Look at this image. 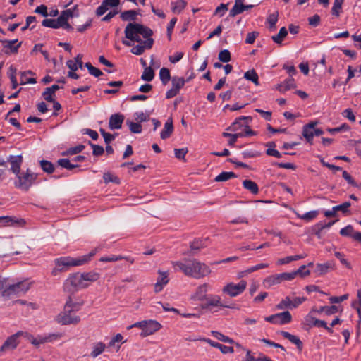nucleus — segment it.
I'll use <instances>...</instances> for the list:
<instances>
[{
	"label": "nucleus",
	"instance_id": "nucleus-1",
	"mask_svg": "<svg viewBox=\"0 0 361 361\" xmlns=\"http://www.w3.org/2000/svg\"><path fill=\"white\" fill-rule=\"evenodd\" d=\"M124 33L125 39L122 40L123 44L130 47L134 42L138 43L131 49L132 54L141 55L145 50L152 48L154 41L150 37L152 32L144 25L130 23L126 25Z\"/></svg>",
	"mask_w": 361,
	"mask_h": 361
},
{
	"label": "nucleus",
	"instance_id": "nucleus-2",
	"mask_svg": "<svg viewBox=\"0 0 361 361\" xmlns=\"http://www.w3.org/2000/svg\"><path fill=\"white\" fill-rule=\"evenodd\" d=\"M99 250V248L96 247L88 254L76 258L63 257L56 259L55 260V267L51 271L52 275L56 276L59 272L65 271L71 267H78L86 264Z\"/></svg>",
	"mask_w": 361,
	"mask_h": 361
},
{
	"label": "nucleus",
	"instance_id": "nucleus-3",
	"mask_svg": "<svg viewBox=\"0 0 361 361\" xmlns=\"http://www.w3.org/2000/svg\"><path fill=\"white\" fill-rule=\"evenodd\" d=\"M173 267L179 269L185 275L200 279L210 274L211 270L208 266L197 261H185V262H173Z\"/></svg>",
	"mask_w": 361,
	"mask_h": 361
},
{
	"label": "nucleus",
	"instance_id": "nucleus-4",
	"mask_svg": "<svg viewBox=\"0 0 361 361\" xmlns=\"http://www.w3.org/2000/svg\"><path fill=\"white\" fill-rule=\"evenodd\" d=\"M34 284V281L26 279L21 281L11 283L8 279L6 278V285L3 290V296L5 298H12L27 293Z\"/></svg>",
	"mask_w": 361,
	"mask_h": 361
},
{
	"label": "nucleus",
	"instance_id": "nucleus-5",
	"mask_svg": "<svg viewBox=\"0 0 361 361\" xmlns=\"http://www.w3.org/2000/svg\"><path fill=\"white\" fill-rule=\"evenodd\" d=\"M73 13L71 9L63 11L57 19L46 18L42 24L47 27L54 29L65 28L66 30H71V26L68 24V20L73 18Z\"/></svg>",
	"mask_w": 361,
	"mask_h": 361
},
{
	"label": "nucleus",
	"instance_id": "nucleus-6",
	"mask_svg": "<svg viewBox=\"0 0 361 361\" xmlns=\"http://www.w3.org/2000/svg\"><path fill=\"white\" fill-rule=\"evenodd\" d=\"M134 326L141 329L140 336L146 337L155 334L162 327L161 324L156 320L148 319L137 322Z\"/></svg>",
	"mask_w": 361,
	"mask_h": 361
},
{
	"label": "nucleus",
	"instance_id": "nucleus-7",
	"mask_svg": "<svg viewBox=\"0 0 361 361\" xmlns=\"http://www.w3.org/2000/svg\"><path fill=\"white\" fill-rule=\"evenodd\" d=\"M85 288L80 273L70 275L63 283V290L68 293H72L78 290Z\"/></svg>",
	"mask_w": 361,
	"mask_h": 361
},
{
	"label": "nucleus",
	"instance_id": "nucleus-8",
	"mask_svg": "<svg viewBox=\"0 0 361 361\" xmlns=\"http://www.w3.org/2000/svg\"><path fill=\"white\" fill-rule=\"evenodd\" d=\"M16 176L17 180L15 182L16 187L27 191L37 179V174L27 169L25 172L19 173Z\"/></svg>",
	"mask_w": 361,
	"mask_h": 361
},
{
	"label": "nucleus",
	"instance_id": "nucleus-9",
	"mask_svg": "<svg viewBox=\"0 0 361 361\" xmlns=\"http://www.w3.org/2000/svg\"><path fill=\"white\" fill-rule=\"evenodd\" d=\"M247 287V282L244 280L235 283L234 282H228L222 288V293L231 298H235L241 295Z\"/></svg>",
	"mask_w": 361,
	"mask_h": 361
},
{
	"label": "nucleus",
	"instance_id": "nucleus-10",
	"mask_svg": "<svg viewBox=\"0 0 361 361\" xmlns=\"http://www.w3.org/2000/svg\"><path fill=\"white\" fill-rule=\"evenodd\" d=\"M24 334V331H19L16 334L8 336L1 346L0 352L4 354L8 351L13 350L16 349L20 343V338L21 336L25 337Z\"/></svg>",
	"mask_w": 361,
	"mask_h": 361
},
{
	"label": "nucleus",
	"instance_id": "nucleus-11",
	"mask_svg": "<svg viewBox=\"0 0 361 361\" xmlns=\"http://www.w3.org/2000/svg\"><path fill=\"white\" fill-rule=\"evenodd\" d=\"M293 277V276L290 273H283L270 276L267 277L263 281V286L267 288H269L274 286L281 283L284 281L291 280Z\"/></svg>",
	"mask_w": 361,
	"mask_h": 361
},
{
	"label": "nucleus",
	"instance_id": "nucleus-12",
	"mask_svg": "<svg viewBox=\"0 0 361 361\" xmlns=\"http://www.w3.org/2000/svg\"><path fill=\"white\" fill-rule=\"evenodd\" d=\"M247 118H248L240 117L236 119L227 130L233 132H245V135L247 136L253 135L255 134L254 132L249 128L247 123L245 122V119Z\"/></svg>",
	"mask_w": 361,
	"mask_h": 361
},
{
	"label": "nucleus",
	"instance_id": "nucleus-13",
	"mask_svg": "<svg viewBox=\"0 0 361 361\" xmlns=\"http://www.w3.org/2000/svg\"><path fill=\"white\" fill-rule=\"evenodd\" d=\"M185 80L182 77H173L171 80V88L166 93V97L170 99L176 96L180 90L184 86Z\"/></svg>",
	"mask_w": 361,
	"mask_h": 361
},
{
	"label": "nucleus",
	"instance_id": "nucleus-14",
	"mask_svg": "<svg viewBox=\"0 0 361 361\" xmlns=\"http://www.w3.org/2000/svg\"><path fill=\"white\" fill-rule=\"evenodd\" d=\"M292 315L289 312L273 314L265 317V320L276 325H282L291 321Z\"/></svg>",
	"mask_w": 361,
	"mask_h": 361
},
{
	"label": "nucleus",
	"instance_id": "nucleus-15",
	"mask_svg": "<svg viewBox=\"0 0 361 361\" xmlns=\"http://www.w3.org/2000/svg\"><path fill=\"white\" fill-rule=\"evenodd\" d=\"M68 311H66L61 312L59 314L56 318V320L58 323L66 325L71 324H77L80 321V317L78 316H73L69 314Z\"/></svg>",
	"mask_w": 361,
	"mask_h": 361
},
{
	"label": "nucleus",
	"instance_id": "nucleus-16",
	"mask_svg": "<svg viewBox=\"0 0 361 361\" xmlns=\"http://www.w3.org/2000/svg\"><path fill=\"white\" fill-rule=\"evenodd\" d=\"M209 289V286L207 283L200 285L196 290L191 295L190 300L194 302L204 301L207 298V293Z\"/></svg>",
	"mask_w": 361,
	"mask_h": 361
},
{
	"label": "nucleus",
	"instance_id": "nucleus-17",
	"mask_svg": "<svg viewBox=\"0 0 361 361\" xmlns=\"http://www.w3.org/2000/svg\"><path fill=\"white\" fill-rule=\"evenodd\" d=\"M207 305L208 307H219L222 306L227 308L238 309L235 305H223L221 303V298L219 295H211L207 297L206 300Z\"/></svg>",
	"mask_w": 361,
	"mask_h": 361
},
{
	"label": "nucleus",
	"instance_id": "nucleus-18",
	"mask_svg": "<svg viewBox=\"0 0 361 361\" xmlns=\"http://www.w3.org/2000/svg\"><path fill=\"white\" fill-rule=\"evenodd\" d=\"M169 282V274L166 271H159L157 281L154 284V291L159 293Z\"/></svg>",
	"mask_w": 361,
	"mask_h": 361
},
{
	"label": "nucleus",
	"instance_id": "nucleus-19",
	"mask_svg": "<svg viewBox=\"0 0 361 361\" xmlns=\"http://www.w3.org/2000/svg\"><path fill=\"white\" fill-rule=\"evenodd\" d=\"M83 302L80 299L69 297L65 305V310L69 312L77 311L82 305Z\"/></svg>",
	"mask_w": 361,
	"mask_h": 361
},
{
	"label": "nucleus",
	"instance_id": "nucleus-20",
	"mask_svg": "<svg viewBox=\"0 0 361 361\" xmlns=\"http://www.w3.org/2000/svg\"><path fill=\"white\" fill-rule=\"evenodd\" d=\"M254 6L250 5H244L242 0H236L235 1V4L233 8L230 11V16L233 17L239 13H243L245 10H248L252 8Z\"/></svg>",
	"mask_w": 361,
	"mask_h": 361
},
{
	"label": "nucleus",
	"instance_id": "nucleus-21",
	"mask_svg": "<svg viewBox=\"0 0 361 361\" xmlns=\"http://www.w3.org/2000/svg\"><path fill=\"white\" fill-rule=\"evenodd\" d=\"M124 121V116L120 114L111 116L109 121V127L111 130L120 129Z\"/></svg>",
	"mask_w": 361,
	"mask_h": 361
},
{
	"label": "nucleus",
	"instance_id": "nucleus-22",
	"mask_svg": "<svg viewBox=\"0 0 361 361\" xmlns=\"http://www.w3.org/2000/svg\"><path fill=\"white\" fill-rule=\"evenodd\" d=\"M25 338H26L34 346L39 348L41 345L47 343V338L44 335H37L34 336L27 332H25Z\"/></svg>",
	"mask_w": 361,
	"mask_h": 361
},
{
	"label": "nucleus",
	"instance_id": "nucleus-23",
	"mask_svg": "<svg viewBox=\"0 0 361 361\" xmlns=\"http://www.w3.org/2000/svg\"><path fill=\"white\" fill-rule=\"evenodd\" d=\"M173 131V120L169 118L164 123V128L161 131L160 137L162 140L169 138Z\"/></svg>",
	"mask_w": 361,
	"mask_h": 361
},
{
	"label": "nucleus",
	"instance_id": "nucleus-24",
	"mask_svg": "<svg viewBox=\"0 0 361 361\" xmlns=\"http://www.w3.org/2000/svg\"><path fill=\"white\" fill-rule=\"evenodd\" d=\"M82 279L83 281L85 288H87L90 283L96 281L99 278V274L94 271L80 273Z\"/></svg>",
	"mask_w": 361,
	"mask_h": 361
},
{
	"label": "nucleus",
	"instance_id": "nucleus-25",
	"mask_svg": "<svg viewBox=\"0 0 361 361\" xmlns=\"http://www.w3.org/2000/svg\"><path fill=\"white\" fill-rule=\"evenodd\" d=\"M334 269V264L332 262H328L324 264H317L315 268V273L317 275H324L328 273L330 270Z\"/></svg>",
	"mask_w": 361,
	"mask_h": 361
},
{
	"label": "nucleus",
	"instance_id": "nucleus-26",
	"mask_svg": "<svg viewBox=\"0 0 361 361\" xmlns=\"http://www.w3.org/2000/svg\"><path fill=\"white\" fill-rule=\"evenodd\" d=\"M315 123H310L307 125L304 126L302 130V135L307 140V142L312 144V140L314 137V126Z\"/></svg>",
	"mask_w": 361,
	"mask_h": 361
},
{
	"label": "nucleus",
	"instance_id": "nucleus-27",
	"mask_svg": "<svg viewBox=\"0 0 361 361\" xmlns=\"http://www.w3.org/2000/svg\"><path fill=\"white\" fill-rule=\"evenodd\" d=\"M11 171L16 176L18 175L20 170V166L23 162L22 156H14L11 158Z\"/></svg>",
	"mask_w": 361,
	"mask_h": 361
},
{
	"label": "nucleus",
	"instance_id": "nucleus-28",
	"mask_svg": "<svg viewBox=\"0 0 361 361\" xmlns=\"http://www.w3.org/2000/svg\"><path fill=\"white\" fill-rule=\"evenodd\" d=\"M121 259H126L129 261L130 263H133L134 260L132 258L126 257L122 255H110V256H103L99 259V261L104 262H116Z\"/></svg>",
	"mask_w": 361,
	"mask_h": 361
},
{
	"label": "nucleus",
	"instance_id": "nucleus-29",
	"mask_svg": "<svg viewBox=\"0 0 361 361\" xmlns=\"http://www.w3.org/2000/svg\"><path fill=\"white\" fill-rule=\"evenodd\" d=\"M67 66L71 69V71H75L79 68H82V56L80 55H78L74 59L68 61Z\"/></svg>",
	"mask_w": 361,
	"mask_h": 361
},
{
	"label": "nucleus",
	"instance_id": "nucleus-30",
	"mask_svg": "<svg viewBox=\"0 0 361 361\" xmlns=\"http://www.w3.org/2000/svg\"><path fill=\"white\" fill-rule=\"evenodd\" d=\"M186 1L184 0H177L171 3V10L174 13H180L186 6Z\"/></svg>",
	"mask_w": 361,
	"mask_h": 361
},
{
	"label": "nucleus",
	"instance_id": "nucleus-31",
	"mask_svg": "<svg viewBox=\"0 0 361 361\" xmlns=\"http://www.w3.org/2000/svg\"><path fill=\"white\" fill-rule=\"evenodd\" d=\"M312 266V262H310L307 265H301L297 270H295V276H299L301 278H304L308 276L310 273L308 267Z\"/></svg>",
	"mask_w": 361,
	"mask_h": 361
},
{
	"label": "nucleus",
	"instance_id": "nucleus-32",
	"mask_svg": "<svg viewBox=\"0 0 361 361\" xmlns=\"http://www.w3.org/2000/svg\"><path fill=\"white\" fill-rule=\"evenodd\" d=\"M105 345L101 342L96 343L92 347V350L90 353L91 357L95 358L101 355L105 350Z\"/></svg>",
	"mask_w": 361,
	"mask_h": 361
},
{
	"label": "nucleus",
	"instance_id": "nucleus-33",
	"mask_svg": "<svg viewBox=\"0 0 361 361\" xmlns=\"http://www.w3.org/2000/svg\"><path fill=\"white\" fill-rule=\"evenodd\" d=\"M211 334L216 338L217 340L228 343H233L234 341L230 337L225 336L224 334H221V332H219L217 331H212Z\"/></svg>",
	"mask_w": 361,
	"mask_h": 361
},
{
	"label": "nucleus",
	"instance_id": "nucleus-34",
	"mask_svg": "<svg viewBox=\"0 0 361 361\" xmlns=\"http://www.w3.org/2000/svg\"><path fill=\"white\" fill-rule=\"evenodd\" d=\"M243 185L245 189L250 190L253 194H257L258 192L257 185L251 180H245L243 182Z\"/></svg>",
	"mask_w": 361,
	"mask_h": 361
},
{
	"label": "nucleus",
	"instance_id": "nucleus-35",
	"mask_svg": "<svg viewBox=\"0 0 361 361\" xmlns=\"http://www.w3.org/2000/svg\"><path fill=\"white\" fill-rule=\"evenodd\" d=\"M126 124L129 127L131 133H140L142 132V126L139 123L128 119L126 121Z\"/></svg>",
	"mask_w": 361,
	"mask_h": 361
},
{
	"label": "nucleus",
	"instance_id": "nucleus-36",
	"mask_svg": "<svg viewBox=\"0 0 361 361\" xmlns=\"http://www.w3.org/2000/svg\"><path fill=\"white\" fill-rule=\"evenodd\" d=\"M103 178L105 183H114L117 185L120 183V179L110 172H105L103 175Z\"/></svg>",
	"mask_w": 361,
	"mask_h": 361
},
{
	"label": "nucleus",
	"instance_id": "nucleus-37",
	"mask_svg": "<svg viewBox=\"0 0 361 361\" xmlns=\"http://www.w3.org/2000/svg\"><path fill=\"white\" fill-rule=\"evenodd\" d=\"M154 77V73L152 67H145L141 75V78L145 81H152Z\"/></svg>",
	"mask_w": 361,
	"mask_h": 361
},
{
	"label": "nucleus",
	"instance_id": "nucleus-38",
	"mask_svg": "<svg viewBox=\"0 0 361 361\" xmlns=\"http://www.w3.org/2000/svg\"><path fill=\"white\" fill-rule=\"evenodd\" d=\"M244 78L250 81H252L256 85H259L258 75L254 70H250L245 73Z\"/></svg>",
	"mask_w": 361,
	"mask_h": 361
},
{
	"label": "nucleus",
	"instance_id": "nucleus-39",
	"mask_svg": "<svg viewBox=\"0 0 361 361\" xmlns=\"http://www.w3.org/2000/svg\"><path fill=\"white\" fill-rule=\"evenodd\" d=\"M235 177V173L231 171H224L219 175L216 176L215 180L217 182H222L228 180L232 178Z\"/></svg>",
	"mask_w": 361,
	"mask_h": 361
},
{
	"label": "nucleus",
	"instance_id": "nucleus-40",
	"mask_svg": "<svg viewBox=\"0 0 361 361\" xmlns=\"http://www.w3.org/2000/svg\"><path fill=\"white\" fill-rule=\"evenodd\" d=\"M319 214V212L317 210L310 211L308 212H306L303 215H300L299 214H297V216L301 219H303L307 222L312 221V219H315L317 215Z\"/></svg>",
	"mask_w": 361,
	"mask_h": 361
},
{
	"label": "nucleus",
	"instance_id": "nucleus-41",
	"mask_svg": "<svg viewBox=\"0 0 361 361\" xmlns=\"http://www.w3.org/2000/svg\"><path fill=\"white\" fill-rule=\"evenodd\" d=\"M343 3V0H334V5L331 9L332 15L339 16L342 9Z\"/></svg>",
	"mask_w": 361,
	"mask_h": 361
},
{
	"label": "nucleus",
	"instance_id": "nucleus-42",
	"mask_svg": "<svg viewBox=\"0 0 361 361\" xmlns=\"http://www.w3.org/2000/svg\"><path fill=\"white\" fill-rule=\"evenodd\" d=\"M159 77L164 85H166L170 80V72L166 68H161L159 71Z\"/></svg>",
	"mask_w": 361,
	"mask_h": 361
},
{
	"label": "nucleus",
	"instance_id": "nucleus-43",
	"mask_svg": "<svg viewBox=\"0 0 361 361\" xmlns=\"http://www.w3.org/2000/svg\"><path fill=\"white\" fill-rule=\"evenodd\" d=\"M321 310H324V313L326 315H331L336 314L338 311H342V309L340 310L339 306L331 305V306H322Z\"/></svg>",
	"mask_w": 361,
	"mask_h": 361
},
{
	"label": "nucleus",
	"instance_id": "nucleus-44",
	"mask_svg": "<svg viewBox=\"0 0 361 361\" xmlns=\"http://www.w3.org/2000/svg\"><path fill=\"white\" fill-rule=\"evenodd\" d=\"M137 13L135 11L133 10H129L123 12L121 14V18L124 21H128V20H135L136 18Z\"/></svg>",
	"mask_w": 361,
	"mask_h": 361
},
{
	"label": "nucleus",
	"instance_id": "nucleus-45",
	"mask_svg": "<svg viewBox=\"0 0 361 361\" xmlns=\"http://www.w3.org/2000/svg\"><path fill=\"white\" fill-rule=\"evenodd\" d=\"M287 30L285 27L281 28L279 32L276 35L272 36V39L277 44H280L281 41L287 35Z\"/></svg>",
	"mask_w": 361,
	"mask_h": 361
},
{
	"label": "nucleus",
	"instance_id": "nucleus-46",
	"mask_svg": "<svg viewBox=\"0 0 361 361\" xmlns=\"http://www.w3.org/2000/svg\"><path fill=\"white\" fill-rule=\"evenodd\" d=\"M123 338V337L121 334H116L114 337L112 338V339L109 342V346L114 347L116 348L117 350H118L121 345L118 343L122 342Z\"/></svg>",
	"mask_w": 361,
	"mask_h": 361
},
{
	"label": "nucleus",
	"instance_id": "nucleus-47",
	"mask_svg": "<svg viewBox=\"0 0 361 361\" xmlns=\"http://www.w3.org/2000/svg\"><path fill=\"white\" fill-rule=\"evenodd\" d=\"M278 21V13L274 12L270 14L267 20V24L270 29H274L276 22Z\"/></svg>",
	"mask_w": 361,
	"mask_h": 361
},
{
	"label": "nucleus",
	"instance_id": "nucleus-48",
	"mask_svg": "<svg viewBox=\"0 0 361 361\" xmlns=\"http://www.w3.org/2000/svg\"><path fill=\"white\" fill-rule=\"evenodd\" d=\"M307 321L311 323L312 325L318 326V327H326V322L322 320H319L317 319H315L314 317H312V315L309 314L307 317Z\"/></svg>",
	"mask_w": 361,
	"mask_h": 361
},
{
	"label": "nucleus",
	"instance_id": "nucleus-49",
	"mask_svg": "<svg viewBox=\"0 0 361 361\" xmlns=\"http://www.w3.org/2000/svg\"><path fill=\"white\" fill-rule=\"evenodd\" d=\"M351 206V203L350 202H345L339 205H336L334 207V211H341L343 214H347L349 212V207Z\"/></svg>",
	"mask_w": 361,
	"mask_h": 361
},
{
	"label": "nucleus",
	"instance_id": "nucleus-50",
	"mask_svg": "<svg viewBox=\"0 0 361 361\" xmlns=\"http://www.w3.org/2000/svg\"><path fill=\"white\" fill-rule=\"evenodd\" d=\"M16 303L25 306L27 310H33L38 308V305L36 303L26 300H19L16 301Z\"/></svg>",
	"mask_w": 361,
	"mask_h": 361
},
{
	"label": "nucleus",
	"instance_id": "nucleus-51",
	"mask_svg": "<svg viewBox=\"0 0 361 361\" xmlns=\"http://www.w3.org/2000/svg\"><path fill=\"white\" fill-rule=\"evenodd\" d=\"M267 154L278 158L281 157L280 152L274 148V143L267 144Z\"/></svg>",
	"mask_w": 361,
	"mask_h": 361
},
{
	"label": "nucleus",
	"instance_id": "nucleus-52",
	"mask_svg": "<svg viewBox=\"0 0 361 361\" xmlns=\"http://www.w3.org/2000/svg\"><path fill=\"white\" fill-rule=\"evenodd\" d=\"M134 120L137 122H143L147 121L149 116L146 115L143 111H137L133 115Z\"/></svg>",
	"mask_w": 361,
	"mask_h": 361
},
{
	"label": "nucleus",
	"instance_id": "nucleus-53",
	"mask_svg": "<svg viewBox=\"0 0 361 361\" xmlns=\"http://www.w3.org/2000/svg\"><path fill=\"white\" fill-rule=\"evenodd\" d=\"M40 165L42 170L47 173H51L54 171V168L53 164L48 161H42Z\"/></svg>",
	"mask_w": 361,
	"mask_h": 361
},
{
	"label": "nucleus",
	"instance_id": "nucleus-54",
	"mask_svg": "<svg viewBox=\"0 0 361 361\" xmlns=\"http://www.w3.org/2000/svg\"><path fill=\"white\" fill-rule=\"evenodd\" d=\"M27 74H32V73L31 72H27V73H23L21 74L20 84L21 85H25V84H27V83H30V84H35V83H36V80H35V78H27Z\"/></svg>",
	"mask_w": 361,
	"mask_h": 361
},
{
	"label": "nucleus",
	"instance_id": "nucleus-55",
	"mask_svg": "<svg viewBox=\"0 0 361 361\" xmlns=\"http://www.w3.org/2000/svg\"><path fill=\"white\" fill-rule=\"evenodd\" d=\"M219 59L224 63L228 62L231 59L229 51L227 49L221 51L219 54Z\"/></svg>",
	"mask_w": 361,
	"mask_h": 361
},
{
	"label": "nucleus",
	"instance_id": "nucleus-56",
	"mask_svg": "<svg viewBox=\"0 0 361 361\" xmlns=\"http://www.w3.org/2000/svg\"><path fill=\"white\" fill-rule=\"evenodd\" d=\"M353 232V227L351 225H348L347 226L341 229L340 234L342 236L352 237Z\"/></svg>",
	"mask_w": 361,
	"mask_h": 361
},
{
	"label": "nucleus",
	"instance_id": "nucleus-57",
	"mask_svg": "<svg viewBox=\"0 0 361 361\" xmlns=\"http://www.w3.org/2000/svg\"><path fill=\"white\" fill-rule=\"evenodd\" d=\"M335 256L340 260L341 263L346 267L348 269H351L350 264L348 262L346 259L344 257V255L340 252H336L334 253Z\"/></svg>",
	"mask_w": 361,
	"mask_h": 361
},
{
	"label": "nucleus",
	"instance_id": "nucleus-58",
	"mask_svg": "<svg viewBox=\"0 0 361 361\" xmlns=\"http://www.w3.org/2000/svg\"><path fill=\"white\" fill-rule=\"evenodd\" d=\"M228 11V5L221 4H220L215 10V15H217L220 17L223 16L226 12Z\"/></svg>",
	"mask_w": 361,
	"mask_h": 361
},
{
	"label": "nucleus",
	"instance_id": "nucleus-59",
	"mask_svg": "<svg viewBox=\"0 0 361 361\" xmlns=\"http://www.w3.org/2000/svg\"><path fill=\"white\" fill-rule=\"evenodd\" d=\"M309 25L312 27H317L320 23V16L318 14H315L308 18Z\"/></svg>",
	"mask_w": 361,
	"mask_h": 361
},
{
	"label": "nucleus",
	"instance_id": "nucleus-60",
	"mask_svg": "<svg viewBox=\"0 0 361 361\" xmlns=\"http://www.w3.org/2000/svg\"><path fill=\"white\" fill-rule=\"evenodd\" d=\"M0 224L3 226H9L13 224L15 222L13 219L9 216H1Z\"/></svg>",
	"mask_w": 361,
	"mask_h": 361
},
{
	"label": "nucleus",
	"instance_id": "nucleus-61",
	"mask_svg": "<svg viewBox=\"0 0 361 361\" xmlns=\"http://www.w3.org/2000/svg\"><path fill=\"white\" fill-rule=\"evenodd\" d=\"M221 353L223 354H228V353H234V349L233 347H231V346H226V345H222V344H220L219 345V347L218 348Z\"/></svg>",
	"mask_w": 361,
	"mask_h": 361
},
{
	"label": "nucleus",
	"instance_id": "nucleus-62",
	"mask_svg": "<svg viewBox=\"0 0 361 361\" xmlns=\"http://www.w3.org/2000/svg\"><path fill=\"white\" fill-rule=\"evenodd\" d=\"M244 352L246 353V355L242 360V361H260L259 358H255L254 357L252 352L249 349H245Z\"/></svg>",
	"mask_w": 361,
	"mask_h": 361
},
{
	"label": "nucleus",
	"instance_id": "nucleus-63",
	"mask_svg": "<svg viewBox=\"0 0 361 361\" xmlns=\"http://www.w3.org/2000/svg\"><path fill=\"white\" fill-rule=\"evenodd\" d=\"M35 12L36 13L42 15L44 17L48 16L47 7L45 5H40L37 6L35 8Z\"/></svg>",
	"mask_w": 361,
	"mask_h": 361
},
{
	"label": "nucleus",
	"instance_id": "nucleus-64",
	"mask_svg": "<svg viewBox=\"0 0 361 361\" xmlns=\"http://www.w3.org/2000/svg\"><path fill=\"white\" fill-rule=\"evenodd\" d=\"M58 163L60 166L66 169H71L75 167V166L71 164L70 161L68 159H59Z\"/></svg>",
	"mask_w": 361,
	"mask_h": 361
}]
</instances>
